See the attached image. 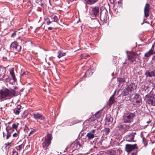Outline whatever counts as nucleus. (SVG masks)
Here are the masks:
<instances>
[{"instance_id":"f257e3e1","label":"nucleus","mask_w":155,"mask_h":155,"mask_svg":"<svg viewBox=\"0 0 155 155\" xmlns=\"http://www.w3.org/2000/svg\"><path fill=\"white\" fill-rule=\"evenodd\" d=\"M16 95L15 91L13 89L5 88L0 90L1 101L10 99Z\"/></svg>"},{"instance_id":"f03ea898","label":"nucleus","mask_w":155,"mask_h":155,"mask_svg":"<svg viewBox=\"0 0 155 155\" xmlns=\"http://www.w3.org/2000/svg\"><path fill=\"white\" fill-rule=\"evenodd\" d=\"M138 147L136 144L134 145L127 144L126 145L125 150L128 152V155H136Z\"/></svg>"},{"instance_id":"7ed1b4c3","label":"nucleus","mask_w":155,"mask_h":155,"mask_svg":"<svg viewBox=\"0 0 155 155\" xmlns=\"http://www.w3.org/2000/svg\"><path fill=\"white\" fill-rule=\"evenodd\" d=\"M52 139V135L49 133L47 134L46 137L43 138L42 145L43 148L45 150H46L48 149V147L51 143Z\"/></svg>"},{"instance_id":"20e7f679","label":"nucleus","mask_w":155,"mask_h":155,"mask_svg":"<svg viewBox=\"0 0 155 155\" xmlns=\"http://www.w3.org/2000/svg\"><path fill=\"white\" fill-rule=\"evenodd\" d=\"M133 98L131 97V100L133 101V104L137 107H139L141 104V100L140 96L137 94H132Z\"/></svg>"},{"instance_id":"39448f33","label":"nucleus","mask_w":155,"mask_h":155,"mask_svg":"<svg viewBox=\"0 0 155 155\" xmlns=\"http://www.w3.org/2000/svg\"><path fill=\"white\" fill-rule=\"evenodd\" d=\"M135 115L134 113H130L124 117L123 120L124 123H130L133 121V118Z\"/></svg>"},{"instance_id":"423d86ee","label":"nucleus","mask_w":155,"mask_h":155,"mask_svg":"<svg viewBox=\"0 0 155 155\" xmlns=\"http://www.w3.org/2000/svg\"><path fill=\"white\" fill-rule=\"evenodd\" d=\"M33 116L34 118L37 120H40L42 122H44L45 120V117L41 114L37 112L34 113L32 115Z\"/></svg>"},{"instance_id":"0eeeda50","label":"nucleus","mask_w":155,"mask_h":155,"mask_svg":"<svg viewBox=\"0 0 155 155\" xmlns=\"http://www.w3.org/2000/svg\"><path fill=\"white\" fill-rule=\"evenodd\" d=\"M136 134V133L134 132L127 135L124 137V140L128 142H134V138Z\"/></svg>"},{"instance_id":"6e6552de","label":"nucleus","mask_w":155,"mask_h":155,"mask_svg":"<svg viewBox=\"0 0 155 155\" xmlns=\"http://www.w3.org/2000/svg\"><path fill=\"white\" fill-rule=\"evenodd\" d=\"M10 48L11 50L16 51H19L21 50V46L15 42L12 43L10 46Z\"/></svg>"},{"instance_id":"1a4fd4ad","label":"nucleus","mask_w":155,"mask_h":155,"mask_svg":"<svg viewBox=\"0 0 155 155\" xmlns=\"http://www.w3.org/2000/svg\"><path fill=\"white\" fill-rule=\"evenodd\" d=\"M6 130L7 133V134L6 135H5V133L3 132V137H5L6 140H8L11 136V134L13 132L14 130L12 129H8L7 128H6Z\"/></svg>"},{"instance_id":"9d476101","label":"nucleus","mask_w":155,"mask_h":155,"mask_svg":"<svg viewBox=\"0 0 155 155\" xmlns=\"http://www.w3.org/2000/svg\"><path fill=\"white\" fill-rule=\"evenodd\" d=\"M137 55L134 53L131 52L127 55L128 59L132 62L136 60Z\"/></svg>"},{"instance_id":"9b49d317","label":"nucleus","mask_w":155,"mask_h":155,"mask_svg":"<svg viewBox=\"0 0 155 155\" xmlns=\"http://www.w3.org/2000/svg\"><path fill=\"white\" fill-rule=\"evenodd\" d=\"M150 5L149 4L147 3L146 4L144 8V16L147 18L149 16V12L150 11Z\"/></svg>"},{"instance_id":"f8f14e48","label":"nucleus","mask_w":155,"mask_h":155,"mask_svg":"<svg viewBox=\"0 0 155 155\" xmlns=\"http://www.w3.org/2000/svg\"><path fill=\"white\" fill-rule=\"evenodd\" d=\"M137 85L134 83H132L130 84L127 86L128 89L129 90V91L131 93L134 90L137 88Z\"/></svg>"},{"instance_id":"ddd939ff","label":"nucleus","mask_w":155,"mask_h":155,"mask_svg":"<svg viewBox=\"0 0 155 155\" xmlns=\"http://www.w3.org/2000/svg\"><path fill=\"white\" fill-rule=\"evenodd\" d=\"M99 11V8L98 7H95L93 8L92 11L95 17H97L98 15Z\"/></svg>"},{"instance_id":"4468645a","label":"nucleus","mask_w":155,"mask_h":155,"mask_svg":"<svg viewBox=\"0 0 155 155\" xmlns=\"http://www.w3.org/2000/svg\"><path fill=\"white\" fill-rule=\"evenodd\" d=\"M145 75L147 77H155V70L150 71L146 72Z\"/></svg>"},{"instance_id":"2eb2a0df","label":"nucleus","mask_w":155,"mask_h":155,"mask_svg":"<svg viewBox=\"0 0 155 155\" xmlns=\"http://www.w3.org/2000/svg\"><path fill=\"white\" fill-rule=\"evenodd\" d=\"M146 102L151 106H155V98L153 97L151 98V99L147 100Z\"/></svg>"},{"instance_id":"dca6fc26","label":"nucleus","mask_w":155,"mask_h":155,"mask_svg":"<svg viewBox=\"0 0 155 155\" xmlns=\"http://www.w3.org/2000/svg\"><path fill=\"white\" fill-rule=\"evenodd\" d=\"M115 94H114L113 95L111 96L108 102V104L109 106H111V105L114 103L115 101V99L114 98Z\"/></svg>"},{"instance_id":"f3484780","label":"nucleus","mask_w":155,"mask_h":155,"mask_svg":"<svg viewBox=\"0 0 155 155\" xmlns=\"http://www.w3.org/2000/svg\"><path fill=\"white\" fill-rule=\"evenodd\" d=\"M5 69L1 68L0 69V81L2 80L5 76Z\"/></svg>"},{"instance_id":"a211bd4d","label":"nucleus","mask_w":155,"mask_h":155,"mask_svg":"<svg viewBox=\"0 0 155 155\" xmlns=\"http://www.w3.org/2000/svg\"><path fill=\"white\" fill-rule=\"evenodd\" d=\"M21 106L19 105H18L16 108L13 109L14 113L16 115H19L20 112Z\"/></svg>"},{"instance_id":"6ab92c4d","label":"nucleus","mask_w":155,"mask_h":155,"mask_svg":"<svg viewBox=\"0 0 155 155\" xmlns=\"http://www.w3.org/2000/svg\"><path fill=\"white\" fill-rule=\"evenodd\" d=\"M113 118L110 116H109L106 118L105 119L106 123L107 125H109L112 122Z\"/></svg>"},{"instance_id":"aec40b11","label":"nucleus","mask_w":155,"mask_h":155,"mask_svg":"<svg viewBox=\"0 0 155 155\" xmlns=\"http://www.w3.org/2000/svg\"><path fill=\"white\" fill-rule=\"evenodd\" d=\"M154 53H155V51H154L153 50L151 49L145 53L144 56L146 57H148Z\"/></svg>"},{"instance_id":"412c9836","label":"nucleus","mask_w":155,"mask_h":155,"mask_svg":"<svg viewBox=\"0 0 155 155\" xmlns=\"http://www.w3.org/2000/svg\"><path fill=\"white\" fill-rule=\"evenodd\" d=\"M130 93H131V92L129 91V89L127 87L124 90L122 94H123L124 96H126L128 95Z\"/></svg>"},{"instance_id":"4be33fe9","label":"nucleus","mask_w":155,"mask_h":155,"mask_svg":"<svg viewBox=\"0 0 155 155\" xmlns=\"http://www.w3.org/2000/svg\"><path fill=\"white\" fill-rule=\"evenodd\" d=\"M99 114V112H97L94 115H93L89 119L88 121L90 122H91V121H94L96 119L95 117H97V114Z\"/></svg>"},{"instance_id":"5701e85b","label":"nucleus","mask_w":155,"mask_h":155,"mask_svg":"<svg viewBox=\"0 0 155 155\" xmlns=\"http://www.w3.org/2000/svg\"><path fill=\"white\" fill-rule=\"evenodd\" d=\"M86 137H88V139L90 140L94 137V135L91 132H89L87 134Z\"/></svg>"},{"instance_id":"b1692460","label":"nucleus","mask_w":155,"mask_h":155,"mask_svg":"<svg viewBox=\"0 0 155 155\" xmlns=\"http://www.w3.org/2000/svg\"><path fill=\"white\" fill-rule=\"evenodd\" d=\"M87 4L92 5L97 2V0H84Z\"/></svg>"},{"instance_id":"393cba45","label":"nucleus","mask_w":155,"mask_h":155,"mask_svg":"<svg viewBox=\"0 0 155 155\" xmlns=\"http://www.w3.org/2000/svg\"><path fill=\"white\" fill-rule=\"evenodd\" d=\"M58 57L59 58H60L62 56H64L66 54L65 53H62L60 51H58Z\"/></svg>"},{"instance_id":"a878e982","label":"nucleus","mask_w":155,"mask_h":155,"mask_svg":"<svg viewBox=\"0 0 155 155\" xmlns=\"http://www.w3.org/2000/svg\"><path fill=\"white\" fill-rule=\"evenodd\" d=\"M117 153L114 150H111L109 151V155H117Z\"/></svg>"},{"instance_id":"bb28decb","label":"nucleus","mask_w":155,"mask_h":155,"mask_svg":"<svg viewBox=\"0 0 155 155\" xmlns=\"http://www.w3.org/2000/svg\"><path fill=\"white\" fill-rule=\"evenodd\" d=\"M117 81L119 82V83H123L125 82V80L124 78H117Z\"/></svg>"},{"instance_id":"cd10ccee","label":"nucleus","mask_w":155,"mask_h":155,"mask_svg":"<svg viewBox=\"0 0 155 155\" xmlns=\"http://www.w3.org/2000/svg\"><path fill=\"white\" fill-rule=\"evenodd\" d=\"M24 147V145L23 144H21L18 147H16V148L18 150H21V149Z\"/></svg>"},{"instance_id":"c85d7f7f","label":"nucleus","mask_w":155,"mask_h":155,"mask_svg":"<svg viewBox=\"0 0 155 155\" xmlns=\"http://www.w3.org/2000/svg\"><path fill=\"white\" fill-rule=\"evenodd\" d=\"M19 125V124L18 123L17 124H13L12 125V128L11 129H12L13 130V129H17L18 128V126Z\"/></svg>"},{"instance_id":"c756f323","label":"nucleus","mask_w":155,"mask_h":155,"mask_svg":"<svg viewBox=\"0 0 155 155\" xmlns=\"http://www.w3.org/2000/svg\"><path fill=\"white\" fill-rule=\"evenodd\" d=\"M153 97L150 94H148L145 96L146 101H147V100L151 99V98Z\"/></svg>"},{"instance_id":"7c9ffc66","label":"nucleus","mask_w":155,"mask_h":155,"mask_svg":"<svg viewBox=\"0 0 155 155\" xmlns=\"http://www.w3.org/2000/svg\"><path fill=\"white\" fill-rule=\"evenodd\" d=\"M10 74L11 75L13 80L15 81V77L14 71H11L10 72Z\"/></svg>"},{"instance_id":"2f4dec72","label":"nucleus","mask_w":155,"mask_h":155,"mask_svg":"<svg viewBox=\"0 0 155 155\" xmlns=\"http://www.w3.org/2000/svg\"><path fill=\"white\" fill-rule=\"evenodd\" d=\"M23 28H22L19 30V33L20 34V35H24L25 33V32L24 31H23Z\"/></svg>"},{"instance_id":"473e14b6","label":"nucleus","mask_w":155,"mask_h":155,"mask_svg":"<svg viewBox=\"0 0 155 155\" xmlns=\"http://www.w3.org/2000/svg\"><path fill=\"white\" fill-rule=\"evenodd\" d=\"M110 130L109 128H107L105 129L104 131L106 135H107L109 134L110 132Z\"/></svg>"},{"instance_id":"72a5a7b5","label":"nucleus","mask_w":155,"mask_h":155,"mask_svg":"<svg viewBox=\"0 0 155 155\" xmlns=\"http://www.w3.org/2000/svg\"><path fill=\"white\" fill-rule=\"evenodd\" d=\"M125 126L126 127V125H120L119 126V128L122 131H124V128Z\"/></svg>"},{"instance_id":"f704fd0d","label":"nucleus","mask_w":155,"mask_h":155,"mask_svg":"<svg viewBox=\"0 0 155 155\" xmlns=\"http://www.w3.org/2000/svg\"><path fill=\"white\" fill-rule=\"evenodd\" d=\"M143 142L145 146H146L147 145V142L146 140L143 137Z\"/></svg>"},{"instance_id":"c9c22d12","label":"nucleus","mask_w":155,"mask_h":155,"mask_svg":"<svg viewBox=\"0 0 155 155\" xmlns=\"http://www.w3.org/2000/svg\"><path fill=\"white\" fill-rule=\"evenodd\" d=\"M12 155H18V152L15 149L13 150Z\"/></svg>"},{"instance_id":"e433bc0d","label":"nucleus","mask_w":155,"mask_h":155,"mask_svg":"<svg viewBox=\"0 0 155 155\" xmlns=\"http://www.w3.org/2000/svg\"><path fill=\"white\" fill-rule=\"evenodd\" d=\"M19 134V132H18L17 133H14L13 135V136L14 137H18V135Z\"/></svg>"},{"instance_id":"4c0bfd02","label":"nucleus","mask_w":155,"mask_h":155,"mask_svg":"<svg viewBox=\"0 0 155 155\" xmlns=\"http://www.w3.org/2000/svg\"><path fill=\"white\" fill-rule=\"evenodd\" d=\"M35 131V130L33 129L29 133L28 135L30 136L31 135L33 134L34 132Z\"/></svg>"},{"instance_id":"58836bf2","label":"nucleus","mask_w":155,"mask_h":155,"mask_svg":"<svg viewBox=\"0 0 155 155\" xmlns=\"http://www.w3.org/2000/svg\"><path fill=\"white\" fill-rule=\"evenodd\" d=\"M54 21L55 22H57L58 20V17L56 16H54L53 18Z\"/></svg>"},{"instance_id":"ea45409f","label":"nucleus","mask_w":155,"mask_h":155,"mask_svg":"<svg viewBox=\"0 0 155 155\" xmlns=\"http://www.w3.org/2000/svg\"><path fill=\"white\" fill-rule=\"evenodd\" d=\"M48 21H47V24L48 25H49L51 23V21L49 19H48Z\"/></svg>"},{"instance_id":"a19ab883","label":"nucleus","mask_w":155,"mask_h":155,"mask_svg":"<svg viewBox=\"0 0 155 155\" xmlns=\"http://www.w3.org/2000/svg\"><path fill=\"white\" fill-rule=\"evenodd\" d=\"M16 31H15V32H14V33H13L12 35H11V36L12 37H14L15 36V35H16Z\"/></svg>"},{"instance_id":"79ce46f5","label":"nucleus","mask_w":155,"mask_h":155,"mask_svg":"<svg viewBox=\"0 0 155 155\" xmlns=\"http://www.w3.org/2000/svg\"><path fill=\"white\" fill-rule=\"evenodd\" d=\"M11 142H10V143H5V145L6 146V147L8 146H9L11 144Z\"/></svg>"},{"instance_id":"37998d69","label":"nucleus","mask_w":155,"mask_h":155,"mask_svg":"<svg viewBox=\"0 0 155 155\" xmlns=\"http://www.w3.org/2000/svg\"><path fill=\"white\" fill-rule=\"evenodd\" d=\"M109 1L111 4H113L114 2V0H109Z\"/></svg>"},{"instance_id":"c03bdc74","label":"nucleus","mask_w":155,"mask_h":155,"mask_svg":"<svg viewBox=\"0 0 155 155\" xmlns=\"http://www.w3.org/2000/svg\"><path fill=\"white\" fill-rule=\"evenodd\" d=\"M151 122V120H149L147 121L146 122V123L147 124H150V123Z\"/></svg>"},{"instance_id":"a18cd8bd","label":"nucleus","mask_w":155,"mask_h":155,"mask_svg":"<svg viewBox=\"0 0 155 155\" xmlns=\"http://www.w3.org/2000/svg\"><path fill=\"white\" fill-rule=\"evenodd\" d=\"M49 30H51L53 29V28L51 27H49L48 28Z\"/></svg>"},{"instance_id":"49530a36","label":"nucleus","mask_w":155,"mask_h":155,"mask_svg":"<svg viewBox=\"0 0 155 155\" xmlns=\"http://www.w3.org/2000/svg\"><path fill=\"white\" fill-rule=\"evenodd\" d=\"M152 59H153L154 60H155V55L154 56H153L152 57Z\"/></svg>"},{"instance_id":"de8ad7c7","label":"nucleus","mask_w":155,"mask_h":155,"mask_svg":"<svg viewBox=\"0 0 155 155\" xmlns=\"http://www.w3.org/2000/svg\"><path fill=\"white\" fill-rule=\"evenodd\" d=\"M95 130H93L91 131L90 132H91V133H94L95 131Z\"/></svg>"},{"instance_id":"09e8293b","label":"nucleus","mask_w":155,"mask_h":155,"mask_svg":"<svg viewBox=\"0 0 155 155\" xmlns=\"http://www.w3.org/2000/svg\"><path fill=\"white\" fill-rule=\"evenodd\" d=\"M129 128V126H127L126 129H128Z\"/></svg>"},{"instance_id":"8fccbe9b","label":"nucleus","mask_w":155,"mask_h":155,"mask_svg":"<svg viewBox=\"0 0 155 155\" xmlns=\"http://www.w3.org/2000/svg\"><path fill=\"white\" fill-rule=\"evenodd\" d=\"M45 60H46V58H45Z\"/></svg>"},{"instance_id":"3c124183","label":"nucleus","mask_w":155,"mask_h":155,"mask_svg":"<svg viewBox=\"0 0 155 155\" xmlns=\"http://www.w3.org/2000/svg\"><path fill=\"white\" fill-rule=\"evenodd\" d=\"M87 56L88 57L89 56V55H87Z\"/></svg>"},{"instance_id":"603ef678","label":"nucleus","mask_w":155,"mask_h":155,"mask_svg":"<svg viewBox=\"0 0 155 155\" xmlns=\"http://www.w3.org/2000/svg\"><path fill=\"white\" fill-rule=\"evenodd\" d=\"M87 73V71L86 72V73Z\"/></svg>"}]
</instances>
